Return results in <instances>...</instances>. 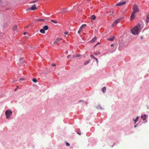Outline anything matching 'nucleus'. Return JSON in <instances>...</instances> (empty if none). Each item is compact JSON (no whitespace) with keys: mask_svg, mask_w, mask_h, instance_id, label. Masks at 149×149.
Masks as SVG:
<instances>
[{"mask_svg":"<svg viewBox=\"0 0 149 149\" xmlns=\"http://www.w3.org/2000/svg\"><path fill=\"white\" fill-rule=\"evenodd\" d=\"M64 34L65 35H67L68 34V31L65 32L64 33Z\"/></svg>","mask_w":149,"mask_h":149,"instance_id":"29","label":"nucleus"},{"mask_svg":"<svg viewBox=\"0 0 149 149\" xmlns=\"http://www.w3.org/2000/svg\"><path fill=\"white\" fill-rule=\"evenodd\" d=\"M138 118V117H137L136 118V119L135 120H134V122L135 123H136L137 121V120Z\"/></svg>","mask_w":149,"mask_h":149,"instance_id":"26","label":"nucleus"},{"mask_svg":"<svg viewBox=\"0 0 149 149\" xmlns=\"http://www.w3.org/2000/svg\"><path fill=\"white\" fill-rule=\"evenodd\" d=\"M26 34V32H24V35H25Z\"/></svg>","mask_w":149,"mask_h":149,"instance_id":"36","label":"nucleus"},{"mask_svg":"<svg viewBox=\"0 0 149 149\" xmlns=\"http://www.w3.org/2000/svg\"><path fill=\"white\" fill-rule=\"evenodd\" d=\"M82 30L81 29H79V31H78V33L79 34L81 31H82Z\"/></svg>","mask_w":149,"mask_h":149,"instance_id":"27","label":"nucleus"},{"mask_svg":"<svg viewBox=\"0 0 149 149\" xmlns=\"http://www.w3.org/2000/svg\"><path fill=\"white\" fill-rule=\"evenodd\" d=\"M19 87L18 86H17V88H18Z\"/></svg>","mask_w":149,"mask_h":149,"instance_id":"38","label":"nucleus"},{"mask_svg":"<svg viewBox=\"0 0 149 149\" xmlns=\"http://www.w3.org/2000/svg\"><path fill=\"white\" fill-rule=\"evenodd\" d=\"M146 21L147 23H149V14H148L146 16Z\"/></svg>","mask_w":149,"mask_h":149,"instance_id":"11","label":"nucleus"},{"mask_svg":"<svg viewBox=\"0 0 149 149\" xmlns=\"http://www.w3.org/2000/svg\"><path fill=\"white\" fill-rule=\"evenodd\" d=\"M96 17L94 15H92L91 16V18L92 20H95L96 19Z\"/></svg>","mask_w":149,"mask_h":149,"instance_id":"16","label":"nucleus"},{"mask_svg":"<svg viewBox=\"0 0 149 149\" xmlns=\"http://www.w3.org/2000/svg\"><path fill=\"white\" fill-rule=\"evenodd\" d=\"M77 133L79 135H80L81 134V133L80 132H77Z\"/></svg>","mask_w":149,"mask_h":149,"instance_id":"33","label":"nucleus"},{"mask_svg":"<svg viewBox=\"0 0 149 149\" xmlns=\"http://www.w3.org/2000/svg\"><path fill=\"white\" fill-rule=\"evenodd\" d=\"M136 125H135V126H134V127H136Z\"/></svg>","mask_w":149,"mask_h":149,"instance_id":"40","label":"nucleus"},{"mask_svg":"<svg viewBox=\"0 0 149 149\" xmlns=\"http://www.w3.org/2000/svg\"><path fill=\"white\" fill-rule=\"evenodd\" d=\"M112 51H111V52H113L115 51V50H116L115 48H114V49L112 48Z\"/></svg>","mask_w":149,"mask_h":149,"instance_id":"28","label":"nucleus"},{"mask_svg":"<svg viewBox=\"0 0 149 149\" xmlns=\"http://www.w3.org/2000/svg\"><path fill=\"white\" fill-rule=\"evenodd\" d=\"M126 3V2L125 1H124L122 2H120L119 3H117L116 4V6H122V5H124Z\"/></svg>","mask_w":149,"mask_h":149,"instance_id":"6","label":"nucleus"},{"mask_svg":"<svg viewBox=\"0 0 149 149\" xmlns=\"http://www.w3.org/2000/svg\"><path fill=\"white\" fill-rule=\"evenodd\" d=\"M37 9V8L35 5H34L33 6H32L31 8H29V10H35Z\"/></svg>","mask_w":149,"mask_h":149,"instance_id":"7","label":"nucleus"},{"mask_svg":"<svg viewBox=\"0 0 149 149\" xmlns=\"http://www.w3.org/2000/svg\"><path fill=\"white\" fill-rule=\"evenodd\" d=\"M32 81H33V82H35V83H36V82H37V79H36V78L33 79V80H32Z\"/></svg>","mask_w":149,"mask_h":149,"instance_id":"21","label":"nucleus"},{"mask_svg":"<svg viewBox=\"0 0 149 149\" xmlns=\"http://www.w3.org/2000/svg\"><path fill=\"white\" fill-rule=\"evenodd\" d=\"M43 29L45 30H47L48 29V27L47 26H45L43 27Z\"/></svg>","mask_w":149,"mask_h":149,"instance_id":"15","label":"nucleus"},{"mask_svg":"<svg viewBox=\"0 0 149 149\" xmlns=\"http://www.w3.org/2000/svg\"><path fill=\"white\" fill-rule=\"evenodd\" d=\"M37 20L38 21L44 22L45 19H38Z\"/></svg>","mask_w":149,"mask_h":149,"instance_id":"19","label":"nucleus"},{"mask_svg":"<svg viewBox=\"0 0 149 149\" xmlns=\"http://www.w3.org/2000/svg\"><path fill=\"white\" fill-rule=\"evenodd\" d=\"M61 39V38H57L54 42V43L58 44Z\"/></svg>","mask_w":149,"mask_h":149,"instance_id":"8","label":"nucleus"},{"mask_svg":"<svg viewBox=\"0 0 149 149\" xmlns=\"http://www.w3.org/2000/svg\"><path fill=\"white\" fill-rule=\"evenodd\" d=\"M94 54L96 55H99L100 54V53L99 52H94Z\"/></svg>","mask_w":149,"mask_h":149,"instance_id":"23","label":"nucleus"},{"mask_svg":"<svg viewBox=\"0 0 149 149\" xmlns=\"http://www.w3.org/2000/svg\"><path fill=\"white\" fill-rule=\"evenodd\" d=\"M52 66H56V64L54 63V64H53L52 65Z\"/></svg>","mask_w":149,"mask_h":149,"instance_id":"32","label":"nucleus"},{"mask_svg":"<svg viewBox=\"0 0 149 149\" xmlns=\"http://www.w3.org/2000/svg\"><path fill=\"white\" fill-rule=\"evenodd\" d=\"M20 80H26V79L24 78H20Z\"/></svg>","mask_w":149,"mask_h":149,"instance_id":"25","label":"nucleus"},{"mask_svg":"<svg viewBox=\"0 0 149 149\" xmlns=\"http://www.w3.org/2000/svg\"><path fill=\"white\" fill-rule=\"evenodd\" d=\"M133 11L132 12L136 13L139 11L138 6L136 5H134L133 7Z\"/></svg>","mask_w":149,"mask_h":149,"instance_id":"3","label":"nucleus"},{"mask_svg":"<svg viewBox=\"0 0 149 149\" xmlns=\"http://www.w3.org/2000/svg\"><path fill=\"white\" fill-rule=\"evenodd\" d=\"M91 58H92L94 59H95L96 58L95 57H94V56L93 55H91Z\"/></svg>","mask_w":149,"mask_h":149,"instance_id":"24","label":"nucleus"},{"mask_svg":"<svg viewBox=\"0 0 149 149\" xmlns=\"http://www.w3.org/2000/svg\"><path fill=\"white\" fill-rule=\"evenodd\" d=\"M40 32L42 33H44L45 32V30L43 29H41L40 30Z\"/></svg>","mask_w":149,"mask_h":149,"instance_id":"17","label":"nucleus"},{"mask_svg":"<svg viewBox=\"0 0 149 149\" xmlns=\"http://www.w3.org/2000/svg\"><path fill=\"white\" fill-rule=\"evenodd\" d=\"M13 29L14 31H17L18 29L17 26V25H15L13 27Z\"/></svg>","mask_w":149,"mask_h":149,"instance_id":"10","label":"nucleus"},{"mask_svg":"<svg viewBox=\"0 0 149 149\" xmlns=\"http://www.w3.org/2000/svg\"><path fill=\"white\" fill-rule=\"evenodd\" d=\"M136 13L132 12L130 17V19L131 20H133L135 18V15Z\"/></svg>","mask_w":149,"mask_h":149,"instance_id":"5","label":"nucleus"},{"mask_svg":"<svg viewBox=\"0 0 149 149\" xmlns=\"http://www.w3.org/2000/svg\"><path fill=\"white\" fill-rule=\"evenodd\" d=\"M70 56V55H68L67 56V58H69Z\"/></svg>","mask_w":149,"mask_h":149,"instance_id":"34","label":"nucleus"},{"mask_svg":"<svg viewBox=\"0 0 149 149\" xmlns=\"http://www.w3.org/2000/svg\"><path fill=\"white\" fill-rule=\"evenodd\" d=\"M115 38V37L114 36H112L110 38H108L107 40L112 41L114 40Z\"/></svg>","mask_w":149,"mask_h":149,"instance_id":"9","label":"nucleus"},{"mask_svg":"<svg viewBox=\"0 0 149 149\" xmlns=\"http://www.w3.org/2000/svg\"><path fill=\"white\" fill-rule=\"evenodd\" d=\"M142 28V26L138 24L132 29L131 31L133 34L136 35L140 32Z\"/></svg>","mask_w":149,"mask_h":149,"instance_id":"1","label":"nucleus"},{"mask_svg":"<svg viewBox=\"0 0 149 149\" xmlns=\"http://www.w3.org/2000/svg\"><path fill=\"white\" fill-rule=\"evenodd\" d=\"M90 61V60H88L87 61H86V62H85L84 63V64L85 65H86L87 64H88Z\"/></svg>","mask_w":149,"mask_h":149,"instance_id":"22","label":"nucleus"},{"mask_svg":"<svg viewBox=\"0 0 149 149\" xmlns=\"http://www.w3.org/2000/svg\"><path fill=\"white\" fill-rule=\"evenodd\" d=\"M120 19H118L116 20L112 24V27H113L116 25L117 24H118L120 21Z\"/></svg>","mask_w":149,"mask_h":149,"instance_id":"4","label":"nucleus"},{"mask_svg":"<svg viewBox=\"0 0 149 149\" xmlns=\"http://www.w3.org/2000/svg\"><path fill=\"white\" fill-rule=\"evenodd\" d=\"M100 44V43H99V42H98V43H97V45H98V44Z\"/></svg>","mask_w":149,"mask_h":149,"instance_id":"39","label":"nucleus"},{"mask_svg":"<svg viewBox=\"0 0 149 149\" xmlns=\"http://www.w3.org/2000/svg\"><path fill=\"white\" fill-rule=\"evenodd\" d=\"M97 40V38L95 37L94 38H93L90 41V42L91 43H93L95 41H96Z\"/></svg>","mask_w":149,"mask_h":149,"instance_id":"12","label":"nucleus"},{"mask_svg":"<svg viewBox=\"0 0 149 149\" xmlns=\"http://www.w3.org/2000/svg\"><path fill=\"white\" fill-rule=\"evenodd\" d=\"M95 59L96 60V62H97V63H98V59L97 58H95Z\"/></svg>","mask_w":149,"mask_h":149,"instance_id":"31","label":"nucleus"},{"mask_svg":"<svg viewBox=\"0 0 149 149\" xmlns=\"http://www.w3.org/2000/svg\"><path fill=\"white\" fill-rule=\"evenodd\" d=\"M87 0L88 1H89V0Z\"/></svg>","mask_w":149,"mask_h":149,"instance_id":"42","label":"nucleus"},{"mask_svg":"<svg viewBox=\"0 0 149 149\" xmlns=\"http://www.w3.org/2000/svg\"><path fill=\"white\" fill-rule=\"evenodd\" d=\"M28 26H26V27H25V28H27Z\"/></svg>","mask_w":149,"mask_h":149,"instance_id":"41","label":"nucleus"},{"mask_svg":"<svg viewBox=\"0 0 149 149\" xmlns=\"http://www.w3.org/2000/svg\"><path fill=\"white\" fill-rule=\"evenodd\" d=\"M147 116L145 114L143 116H141V117L143 119V120H146V117Z\"/></svg>","mask_w":149,"mask_h":149,"instance_id":"13","label":"nucleus"},{"mask_svg":"<svg viewBox=\"0 0 149 149\" xmlns=\"http://www.w3.org/2000/svg\"><path fill=\"white\" fill-rule=\"evenodd\" d=\"M51 21L55 24H57L58 23V22L57 21L54 20H52Z\"/></svg>","mask_w":149,"mask_h":149,"instance_id":"20","label":"nucleus"},{"mask_svg":"<svg viewBox=\"0 0 149 149\" xmlns=\"http://www.w3.org/2000/svg\"><path fill=\"white\" fill-rule=\"evenodd\" d=\"M12 112V111L10 110H6L5 112V114L6 116V118H8L10 117Z\"/></svg>","mask_w":149,"mask_h":149,"instance_id":"2","label":"nucleus"},{"mask_svg":"<svg viewBox=\"0 0 149 149\" xmlns=\"http://www.w3.org/2000/svg\"><path fill=\"white\" fill-rule=\"evenodd\" d=\"M79 56V55H77L76 56V57H78Z\"/></svg>","mask_w":149,"mask_h":149,"instance_id":"37","label":"nucleus"},{"mask_svg":"<svg viewBox=\"0 0 149 149\" xmlns=\"http://www.w3.org/2000/svg\"><path fill=\"white\" fill-rule=\"evenodd\" d=\"M106 87H104L102 88V92L104 93H105L106 91Z\"/></svg>","mask_w":149,"mask_h":149,"instance_id":"14","label":"nucleus"},{"mask_svg":"<svg viewBox=\"0 0 149 149\" xmlns=\"http://www.w3.org/2000/svg\"><path fill=\"white\" fill-rule=\"evenodd\" d=\"M66 145L67 146H69L70 145V144L68 143H66Z\"/></svg>","mask_w":149,"mask_h":149,"instance_id":"30","label":"nucleus"},{"mask_svg":"<svg viewBox=\"0 0 149 149\" xmlns=\"http://www.w3.org/2000/svg\"><path fill=\"white\" fill-rule=\"evenodd\" d=\"M86 26V24H83L80 28V29L82 30V29Z\"/></svg>","mask_w":149,"mask_h":149,"instance_id":"18","label":"nucleus"},{"mask_svg":"<svg viewBox=\"0 0 149 149\" xmlns=\"http://www.w3.org/2000/svg\"><path fill=\"white\" fill-rule=\"evenodd\" d=\"M111 47H113V44H111Z\"/></svg>","mask_w":149,"mask_h":149,"instance_id":"35","label":"nucleus"}]
</instances>
